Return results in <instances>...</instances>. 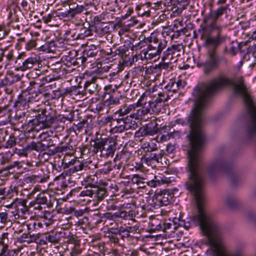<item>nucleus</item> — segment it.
Masks as SVG:
<instances>
[{
    "label": "nucleus",
    "mask_w": 256,
    "mask_h": 256,
    "mask_svg": "<svg viewBox=\"0 0 256 256\" xmlns=\"http://www.w3.org/2000/svg\"><path fill=\"white\" fill-rule=\"evenodd\" d=\"M172 222L170 218L160 224H158V220H154L152 222V229L158 230H162L163 232H166L167 230H170L173 226Z\"/></svg>",
    "instance_id": "b1692460"
},
{
    "label": "nucleus",
    "mask_w": 256,
    "mask_h": 256,
    "mask_svg": "<svg viewBox=\"0 0 256 256\" xmlns=\"http://www.w3.org/2000/svg\"><path fill=\"white\" fill-rule=\"evenodd\" d=\"M27 200L26 199L16 198L10 204L6 206L8 208H14L18 217L20 214H24L28 212V207L26 206Z\"/></svg>",
    "instance_id": "2eb2a0df"
},
{
    "label": "nucleus",
    "mask_w": 256,
    "mask_h": 256,
    "mask_svg": "<svg viewBox=\"0 0 256 256\" xmlns=\"http://www.w3.org/2000/svg\"><path fill=\"white\" fill-rule=\"evenodd\" d=\"M90 186L86 187V190H82L79 194L80 198L90 197L93 198L94 184H88Z\"/></svg>",
    "instance_id": "a19ab883"
},
{
    "label": "nucleus",
    "mask_w": 256,
    "mask_h": 256,
    "mask_svg": "<svg viewBox=\"0 0 256 256\" xmlns=\"http://www.w3.org/2000/svg\"><path fill=\"white\" fill-rule=\"evenodd\" d=\"M12 110L9 106L0 108V119L2 121L7 123L11 122L12 120Z\"/></svg>",
    "instance_id": "cd10ccee"
},
{
    "label": "nucleus",
    "mask_w": 256,
    "mask_h": 256,
    "mask_svg": "<svg viewBox=\"0 0 256 256\" xmlns=\"http://www.w3.org/2000/svg\"><path fill=\"white\" fill-rule=\"evenodd\" d=\"M51 78H42V84H40V83L38 82H37V80H32V81H30V86L28 87V90H30V91H32L33 88H34V86L36 85V84H38L40 86L42 85V84H44L46 82H50V80Z\"/></svg>",
    "instance_id": "09e8293b"
},
{
    "label": "nucleus",
    "mask_w": 256,
    "mask_h": 256,
    "mask_svg": "<svg viewBox=\"0 0 256 256\" xmlns=\"http://www.w3.org/2000/svg\"><path fill=\"white\" fill-rule=\"evenodd\" d=\"M90 31L85 28H82L81 32L76 36L75 33H73L70 30H66L64 34V38L68 40L84 39L90 34Z\"/></svg>",
    "instance_id": "4be33fe9"
},
{
    "label": "nucleus",
    "mask_w": 256,
    "mask_h": 256,
    "mask_svg": "<svg viewBox=\"0 0 256 256\" xmlns=\"http://www.w3.org/2000/svg\"><path fill=\"white\" fill-rule=\"evenodd\" d=\"M42 144L43 145L42 151L45 150L47 148L54 146L53 140L50 137L48 140L46 142H42Z\"/></svg>",
    "instance_id": "052dcab7"
},
{
    "label": "nucleus",
    "mask_w": 256,
    "mask_h": 256,
    "mask_svg": "<svg viewBox=\"0 0 256 256\" xmlns=\"http://www.w3.org/2000/svg\"><path fill=\"white\" fill-rule=\"evenodd\" d=\"M172 220V224L173 225V228L176 229L178 226H184L186 228V229H188V226L185 225V223L182 221L180 220L179 218H174Z\"/></svg>",
    "instance_id": "864d4df0"
},
{
    "label": "nucleus",
    "mask_w": 256,
    "mask_h": 256,
    "mask_svg": "<svg viewBox=\"0 0 256 256\" xmlns=\"http://www.w3.org/2000/svg\"><path fill=\"white\" fill-rule=\"evenodd\" d=\"M118 86L116 85L108 84L105 86L104 90L106 93L110 94L114 93L118 89Z\"/></svg>",
    "instance_id": "bf43d9fd"
},
{
    "label": "nucleus",
    "mask_w": 256,
    "mask_h": 256,
    "mask_svg": "<svg viewBox=\"0 0 256 256\" xmlns=\"http://www.w3.org/2000/svg\"><path fill=\"white\" fill-rule=\"evenodd\" d=\"M79 59H82V56H80V57L74 58H72V59L70 60V62L69 64L71 65L72 64L74 66H76L80 64H84V62H82V60H80Z\"/></svg>",
    "instance_id": "680f3d73"
},
{
    "label": "nucleus",
    "mask_w": 256,
    "mask_h": 256,
    "mask_svg": "<svg viewBox=\"0 0 256 256\" xmlns=\"http://www.w3.org/2000/svg\"><path fill=\"white\" fill-rule=\"evenodd\" d=\"M136 120L134 114L127 116L124 118L118 119L116 122L118 124L122 123L123 125L116 126L114 128L116 132H122L124 130H136L138 127Z\"/></svg>",
    "instance_id": "9b49d317"
},
{
    "label": "nucleus",
    "mask_w": 256,
    "mask_h": 256,
    "mask_svg": "<svg viewBox=\"0 0 256 256\" xmlns=\"http://www.w3.org/2000/svg\"><path fill=\"white\" fill-rule=\"evenodd\" d=\"M172 14H171V16H178L182 12V9L181 8H179L178 6H173L172 8Z\"/></svg>",
    "instance_id": "338daca9"
},
{
    "label": "nucleus",
    "mask_w": 256,
    "mask_h": 256,
    "mask_svg": "<svg viewBox=\"0 0 256 256\" xmlns=\"http://www.w3.org/2000/svg\"><path fill=\"white\" fill-rule=\"evenodd\" d=\"M134 204L130 203H124L122 204L119 206L117 205L114 200H110L108 202V204L106 206V210H121L124 208H132L134 207Z\"/></svg>",
    "instance_id": "a878e982"
},
{
    "label": "nucleus",
    "mask_w": 256,
    "mask_h": 256,
    "mask_svg": "<svg viewBox=\"0 0 256 256\" xmlns=\"http://www.w3.org/2000/svg\"><path fill=\"white\" fill-rule=\"evenodd\" d=\"M168 42L166 39H159L158 38L156 44V50L161 54L162 50L165 48L167 46Z\"/></svg>",
    "instance_id": "49530a36"
},
{
    "label": "nucleus",
    "mask_w": 256,
    "mask_h": 256,
    "mask_svg": "<svg viewBox=\"0 0 256 256\" xmlns=\"http://www.w3.org/2000/svg\"><path fill=\"white\" fill-rule=\"evenodd\" d=\"M140 106L142 108L138 109L136 113H134L135 118L136 119L142 120L146 114H150L152 106L150 102H145L144 104Z\"/></svg>",
    "instance_id": "5701e85b"
},
{
    "label": "nucleus",
    "mask_w": 256,
    "mask_h": 256,
    "mask_svg": "<svg viewBox=\"0 0 256 256\" xmlns=\"http://www.w3.org/2000/svg\"><path fill=\"white\" fill-rule=\"evenodd\" d=\"M110 66L107 65H104L102 66V64H100V66H99L98 65L97 72H108Z\"/></svg>",
    "instance_id": "69168bd1"
},
{
    "label": "nucleus",
    "mask_w": 256,
    "mask_h": 256,
    "mask_svg": "<svg viewBox=\"0 0 256 256\" xmlns=\"http://www.w3.org/2000/svg\"><path fill=\"white\" fill-rule=\"evenodd\" d=\"M13 241V235L9 232H4L0 236V247L2 252L9 253V248Z\"/></svg>",
    "instance_id": "f3484780"
},
{
    "label": "nucleus",
    "mask_w": 256,
    "mask_h": 256,
    "mask_svg": "<svg viewBox=\"0 0 256 256\" xmlns=\"http://www.w3.org/2000/svg\"><path fill=\"white\" fill-rule=\"evenodd\" d=\"M8 221V210L0 207V226H4Z\"/></svg>",
    "instance_id": "58836bf2"
},
{
    "label": "nucleus",
    "mask_w": 256,
    "mask_h": 256,
    "mask_svg": "<svg viewBox=\"0 0 256 256\" xmlns=\"http://www.w3.org/2000/svg\"><path fill=\"white\" fill-rule=\"evenodd\" d=\"M226 204L230 208H234L237 206L238 204V200L237 198L234 196H228L224 200Z\"/></svg>",
    "instance_id": "e433bc0d"
},
{
    "label": "nucleus",
    "mask_w": 256,
    "mask_h": 256,
    "mask_svg": "<svg viewBox=\"0 0 256 256\" xmlns=\"http://www.w3.org/2000/svg\"><path fill=\"white\" fill-rule=\"evenodd\" d=\"M136 107L137 104H126L122 106V108L117 111L116 113L120 116H123L133 112Z\"/></svg>",
    "instance_id": "f704fd0d"
},
{
    "label": "nucleus",
    "mask_w": 256,
    "mask_h": 256,
    "mask_svg": "<svg viewBox=\"0 0 256 256\" xmlns=\"http://www.w3.org/2000/svg\"><path fill=\"white\" fill-rule=\"evenodd\" d=\"M158 38L154 35L146 38H144V42L148 43L147 47L156 49Z\"/></svg>",
    "instance_id": "79ce46f5"
},
{
    "label": "nucleus",
    "mask_w": 256,
    "mask_h": 256,
    "mask_svg": "<svg viewBox=\"0 0 256 256\" xmlns=\"http://www.w3.org/2000/svg\"><path fill=\"white\" fill-rule=\"evenodd\" d=\"M208 244L210 246L208 252L211 256H244L243 246H236L230 250L223 236L212 239Z\"/></svg>",
    "instance_id": "7ed1b4c3"
},
{
    "label": "nucleus",
    "mask_w": 256,
    "mask_h": 256,
    "mask_svg": "<svg viewBox=\"0 0 256 256\" xmlns=\"http://www.w3.org/2000/svg\"><path fill=\"white\" fill-rule=\"evenodd\" d=\"M228 165L222 158L214 160L208 166V172L210 174L225 172L228 170Z\"/></svg>",
    "instance_id": "4468645a"
},
{
    "label": "nucleus",
    "mask_w": 256,
    "mask_h": 256,
    "mask_svg": "<svg viewBox=\"0 0 256 256\" xmlns=\"http://www.w3.org/2000/svg\"><path fill=\"white\" fill-rule=\"evenodd\" d=\"M50 178L49 172L46 174L43 173L38 174L25 175L22 179V186H33L37 182L44 183L48 181Z\"/></svg>",
    "instance_id": "ddd939ff"
},
{
    "label": "nucleus",
    "mask_w": 256,
    "mask_h": 256,
    "mask_svg": "<svg viewBox=\"0 0 256 256\" xmlns=\"http://www.w3.org/2000/svg\"><path fill=\"white\" fill-rule=\"evenodd\" d=\"M115 150L114 142L108 140L102 139L94 142V152L97 153L100 152V156L108 157L112 156Z\"/></svg>",
    "instance_id": "1a4fd4ad"
},
{
    "label": "nucleus",
    "mask_w": 256,
    "mask_h": 256,
    "mask_svg": "<svg viewBox=\"0 0 256 256\" xmlns=\"http://www.w3.org/2000/svg\"><path fill=\"white\" fill-rule=\"evenodd\" d=\"M148 102H150L151 106H152V108L151 110L153 112H158L160 110V106H158V104L156 102V101H151L149 100Z\"/></svg>",
    "instance_id": "e2e57ef3"
},
{
    "label": "nucleus",
    "mask_w": 256,
    "mask_h": 256,
    "mask_svg": "<svg viewBox=\"0 0 256 256\" xmlns=\"http://www.w3.org/2000/svg\"><path fill=\"white\" fill-rule=\"evenodd\" d=\"M200 116L192 110L188 118L191 149L188 152V178L185 185L194 195L198 209V213L192 216V221L195 225L200 226L202 233L206 237L208 243L212 239L223 236V232L220 226L213 216L202 208L206 180L200 169V151L205 142L206 136L202 128V118Z\"/></svg>",
    "instance_id": "f257e3e1"
},
{
    "label": "nucleus",
    "mask_w": 256,
    "mask_h": 256,
    "mask_svg": "<svg viewBox=\"0 0 256 256\" xmlns=\"http://www.w3.org/2000/svg\"><path fill=\"white\" fill-rule=\"evenodd\" d=\"M146 74L150 80H155L161 75L160 67L158 65L146 68Z\"/></svg>",
    "instance_id": "393cba45"
},
{
    "label": "nucleus",
    "mask_w": 256,
    "mask_h": 256,
    "mask_svg": "<svg viewBox=\"0 0 256 256\" xmlns=\"http://www.w3.org/2000/svg\"><path fill=\"white\" fill-rule=\"evenodd\" d=\"M220 46H212L208 49L206 58L204 62L198 64V66L203 68L204 74H208L213 70L218 68L222 62L226 64L227 60L224 56H219L217 54V50Z\"/></svg>",
    "instance_id": "20e7f679"
},
{
    "label": "nucleus",
    "mask_w": 256,
    "mask_h": 256,
    "mask_svg": "<svg viewBox=\"0 0 256 256\" xmlns=\"http://www.w3.org/2000/svg\"><path fill=\"white\" fill-rule=\"evenodd\" d=\"M37 240V236L34 234H30L28 232L22 234L18 238V241L20 242H26L30 244L35 242Z\"/></svg>",
    "instance_id": "473e14b6"
},
{
    "label": "nucleus",
    "mask_w": 256,
    "mask_h": 256,
    "mask_svg": "<svg viewBox=\"0 0 256 256\" xmlns=\"http://www.w3.org/2000/svg\"><path fill=\"white\" fill-rule=\"evenodd\" d=\"M60 42L58 41H50L46 43L42 46V49L43 51L46 52H52L56 53L58 48Z\"/></svg>",
    "instance_id": "c85d7f7f"
},
{
    "label": "nucleus",
    "mask_w": 256,
    "mask_h": 256,
    "mask_svg": "<svg viewBox=\"0 0 256 256\" xmlns=\"http://www.w3.org/2000/svg\"><path fill=\"white\" fill-rule=\"evenodd\" d=\"M42 146L43 145L42 142H32L28 144L25 147L26 148V150H27L29 154L33 150L36 152L42 151Z\"/></svg>",
    "instance_id": "72a5a7b5"
},
{
    "label": "nucleus",
    "mask_w": 256,
    "mask_h": 256,
    "mask_svg": "<svg viewBox=\"0 0 256 256\" xmlns=\"http://www.w3.org/2000/svg\"><path fill=\"white\" fill-rule=\"evenodd\" d=\"M25 54L22 53L18 56L15 63L16 64L17 70L25 71L28 70L32 68L34 66L36 65L38 60L36 58L30 57L24 58Z\"/></svg>",
    "instance_id": "f8f14e48"
},
{
    "label": "nucleus",
    "mask_w": 256,
    "mask_h": 256,
    "mask_svg": "<svg viewBox=\"0 0 256 256\" xmlns=\"http://www.w3.org/2000/svg\"><path fill=\"white\" fill-rule=\"evenodd\" d=\"M84 9V6L77 5L76 7L70 8L69 10L68 11V14L72 17H74L76 14L82 12Z\"/></svg>",
    "instance_id": "37998d69"
},
{
    "label": "nucleus",
    "mask_w": 256,
    "mask_h": 256,
    "mask_svg": "<svg viewBox=\"0 0 256 256\" xmlns=\"http://www.w3.org/2000/svg\"><path fill=\"white\" fill-rule=\"evenodd\" d=\"M173 62H174L172 61L165 60L164 61V62L160 63L158 66L160 67V70L161 72L162 68L164 70H169L172 69L173 67V66H172V64Z\"/></svg>",
    "instance_id": "de8ad7c7"
},
{
    "label": "nucleus",
    "mask_w": 256,
    "mask_h": 256,
    "mask_svg": "<svg viewBox=\"0 0 256 256\" xmlns=\"http://www.w3.org/2000/svg\"><path fill=\"white\" fill-rule=\"evenodd\" d=\"M106 191L105 188L96 186L94 184L93 186V199L98 201L102 200L106 196Z\"/></svg>",
    "instance_id": "2f4dec72"
},
{
    "label": "nucleus",
    "mask_w": 256,
    "mask_h": 256,
    "mask_svg": "<svg viewBox=\"0 0 256 256\" xmlns=\"http://www.w3.org/2000/svg\"><path fill=\"white\" fill-rule=\"evenodd\" d=\"M96 77H92L90 80H86L84 85L85 91L88 92L90 94L98 92V86L96 83Z\"/></svg>",
    "instance_id": "bb28decb"
},
{
    "label": "nucleus",
    "mask_w": 256,
    "mask_h": 256,
    "mask_svg": "<svg viewBox=\"0 0 256 256\" xmlns=\"http://www.w3.org/2000/svg\"><path fill=\"white\" fill-rule=\"evenodd\" d=\"M26 114L25 112L17 111L14 116L16 122L17 123L26 124L28 122Z\"/></svg>",
    "instance_id": "4c0bfd02"
},
{
    "label": "nucleus",
    "mask_w": 256,
    "mask_h": 256,
    "mask_svg": "<svg viewBox=\"0 0 256 256\" xmlns=\"http://www.w3.org/2000/svg\"><path fill=\"white\" fill-rule=\"evenodd\" d=\"M96 108L98 112H100L104 110L106 112L107 105H106V100L103 102H101L98 104L96 106Z\"/></svg>",
    "instance_id": "4d7b16f0"
},
{
    "label": "nucleus",
    "mask_w": 256,
    "mask_h": 256,
    "mask_svg": "<svg viewBox=\"0 0 256 256\" xmlns=\"http://www.w3.org/2000/svg\"><path fill=\"white\" fill-rule=\"evenodd\" d=\"M118 121V119H114L111 116H108L106 118H104L102 120V122L104 124H108L110 126H112L115 125V123Z\"/></svg>",
    "instance_id": "603ef678"
},
{
    "label": "nucleus",
    "mask_w": 256,
    "mask_h": 256,
    "mask_svg": "<svg viewBox=\"0 0 256 256\" xmlns=\"http://www.w3.org/2000/svg\"><path fill=\"white\" fill-rule=\"evenodd\" d=\"M14 107L18 110H24L30 107V104L26 96V92L23 91L18 96L14 102Z\"/></svg>",
    "instance_id": "a211bd4d"
},
{
    "label": "nucleus",
    "mask_w": 256,
    "mask_h": 256,
    "mask_svg": "<svg viewBox=\"0 0 256 256\" xmlns=\"http://www.w3.org/2000/svg\"><path fill=\"white\" fill-rule=\"evenodd\" d=\"M131 180L133 184H136L138 188H144L146 185L156 187L158 185L167 184L170 182L166 177L155 176L153 179L150 180L147 176L144 178L138 174L133 175Z\"/></svg>",
    "instance_id": "0eeeda50"
},
{
    "label": "nucleus",
    "mask_w": 256,
    "mask_h": 256,
    "mask_svg": "<svg viewBox=\"0 0 256 256\" xmlns=\"http://www.w3.org/2000/svg\"><path fill=\"white\" fill-rule=\"evenodd\" d=\"M26 92V96L28 99V102L30 104H30H36L39 105V104H36L37 102H42V98L43 97H45L46 98H49L48 96L50 94L49 92H44L42 91H38V92Z\"/></svg>",
    "instance_id": "dca6fc26"
},
{
    "label": "nucleus",
    "mask_w": 256,
    "mask_h": 256,
    "mask_svg": "<svg viewBox=\"0 0 256 256\" xmlns=\"http://www.w3.org/2000/svg\"><path fill=\"white\" fill-rule=\"evenodd\" d=\"M198 32L200 39L204 41L203 46L206 48H210L212 46H220L228 38L226 35L222 34L220 32H218L214 36H211L210 27L206 24H200Z\"/></svg>",
    "instance_id": "39448f33"
},
{
    "label": "nucleus",
    "mask_w": 256,
    "mask_h": 256,
    "mask_svg": "<svg viewBox=\"0 0 256 256\" xmlns=\"http://www.w3.org/2000/svg\"><path fill=\"white\" fill-rule=\"evenodd\" d=\"M42 217L46 220L45 224L46 225L50 224L53 222V216L50 212L44 211Z\"/></svg>",
    "instance_id": "3c124183"
},
{
    "label": "nucleus",
    "mask_w": 256,
    "mask_h": 256,
    "mask_svg": "<svg viewBox=\"0 0 256 256\" xmlns=\"http://www.w3.org/2000/svg\"><path fill=\"white\" fill-rule=\"evenodd\" d=\"M119 256H138V252L136 250H127V252H122Z\"/></svg>",
    "instance_id": "0e129e2a"
},
{
    "label": "nucleus",
    "mask_w": 256,
    "mask_h": 256,
    "mask_svg": "<svg viewBox=\"0 0 256 256\" xmlns=\"http://www.w3.org/2000/svg\"><path fill=\"white\" fill-rule=\"evenodd\" d=\"M120 218L126 220H133L136 216L135 212L134 210H130L127 212L121 210Z\"/></svg>",
    "instance_id": "c03bdc74"
},
{
    "label": "nucleus",
    "mask_w": 256,
    "mask_h": 256,
    "mask_svg": "<svg viewBox=\"0 0 256 256\" xmlns=\"http://www.w3.org/2000/svg\"><path fill=\"white\" fill-rule=\"evenodd\" d=\"M37 202L38 204H42V206H45L47 204V198L44 196V194H39L36 200H34Z\"/></svg>",
    "instance_id": "8fccbe9b"
},
{
    "label": "nucleus",
    "mask_w": 256,
    "mask_h": 256,
    "mask_svg": "<svg viewBox=\"0 0 256 256\" xmlns=\"http://www.w3.org/2000/svg\"><path fill=\"white\" fill-rule=\"evenodd\" d=\"M36 45V40H29L26 44V48L28 50H30L32 48H35Z\"/></svg>",
    "instance_id": "774afa93"
},
{
    "label": "nucleus",
    "mask_w": 256,
    "mask_h": 256,
    "mask_svg": "<svg viewBox=\"0 0 256 256\" xmlns=\"http://www.w3.org/2000/svg\"><path fill=\"white\" fill-rule=\"evenodd\" d=\"M55 118L46 110H44L36 118L28 120V126H31L30 130H39L41 129L50 128L54 122Z\"/></svg>",
    "instance_id": "423d86ee"
},
{
    "label": "nucleus",
    "mask_w": 256,
    "mask_h": 256,
    "mask_svg": "<svg viewBox=\"0 0 256 256\" xmlns=\"http://www.w3.org/2000/svg\"><path fill=\"white\" fill-rule=\"evenodd\" d=\"M135 228L134 227H128L127 228L126 230L121 232L119 234V235H120L122 238L130 237V232H133Z\"/></svg>",
    "instance_id": "6e6d98bb"
},
{
    "label": "nucleus",
    "mask_w": 256,
    "mask_h": 256,
    "mask_svg": "<svg viewBox=\"0 0 256 256\" xmlns=\"http://www.w3.org/2000/svg\"><path fill=\"white\" fill-rule=\"evenodd\" d=\"M16 144V138L14 137H10L5 144L6 148H11Z\"/></svg>",
    "instance_id": "13d9d810"
},
{
    "label": "nucleus",
    "mask_w": 256,
    "mask_h": 256,
    "mask_svg": "<svg viewBox=\"0 0 256 256\" xmlns=\"http://www.w3.org/2000/svg\"><path fill=\"white\" fill-rule=\"evenodd\" d=\"M184 52V46L182 44H172L168 47L163 53L162 60L176 62L178 58Z\"/></svg>",
    "instance_id": "9d476101"
},
{
    "label": "nucleus",
    "mask_w": 256,
    "mask_h": 256,
    "mask_svg": "<svg viewBox=\"0 0 256 256\" xmlns=\"http://www.w3.org/2000/svg\"><path fill=\"white\" fill-rule=\"evenodd\" d=\"M22 227L26 228L28 230V232L30 234L34 230L37 229L36 222L28 224H23L22 226Z\"/></svg>",
    "instance_id": "5fc2aeb1"
},
{
    "label": "nucleus",
    "mask_w": 256,
    "mask_h": 256,
    "mask_svg": "<svg viewBox=\"0 0 256 256\" xmlns=\"http://www.w3.org/2000/svg\"><path fill=\"white\" fill-rule=\"evenodd\" d=\"M160 54V52L156 49L148 47L144 48L140 53L141 57L146 60L154 59L156 60L158 58Z\"/></svg>",
    "instance_id": "412c9836"
},
{
    "label": "nucleus",
    "mask_w": 256,
    "mask_h": 256,
    "mask_svg": "<svg viewBox=\"0 0 256 256\" xmlns=\"http://www.w3.org/2000/svg\"><path fill=\"white\" fill-rule=\"evenodd\" d=\"M88 166L86 164L80 162L79 161L77 162V164H76L74 166L68 170V172L70 174H71L80 170H86Z\"/></svg>",
    "instance_id": "ea45409f"
},
{
    "label": "nucleus",
    "mask_w": 256,
    "mask_h": 256,
    "mask_svg": "<svg viewBox=\"0 0 256 256\" xmlns=\"http://www.w3.org/2000/svg\"><path fill=\"white\" fill-rule=\"evenodd\" d=\"M229 86L234 87L236 94L242 98L250 111V120L247 126L246 136L249 138H253L256 137V106L242 77L238 78L236 82H234L226 76H220L206 85L196 88L193 92L195 99L192 110L202 118L206 102L208 98L220 89Z\"/></svg>",
    "instance_id": "f03ea898"
},
{
    "label": "nucleus",
    "mask_w": 256,
    "mask_h": 256,
    "mask_svg": "<svg viewBox=\"0 0 256 256\" xmlns=\"http://www.w3.org/2000/svg\"><path fill=\"white\" fill-rule=\"evenodd\" d=\"M96 53L97 50L96 46L94 45H91L85 48L82 55V59L79 60H82V62H85L87 60V58L94 56L96 55Z\"/></svg>",
    "instance_id": "7c9ffc66"
},
{
    "label": "nucleus",
    "mask_w": 256,
    "mask_h": 256,
    "mask_svg": "<svg viewBox=\"0 0 256 256\" xmlns=\"http://www.w3.org/2000/svg\"><path fill=\"white\" fill-rule=\"evenodd\" d=\"M106 100V105H107L106 112H108L109 110L111 108H114L116 106H118L120 104V98L118 96H110L109 98H107Z\"/></svg>",
    "instance_id": "c9c22d12"
},
{
    "label": "nucleus",
    "mask_w": 256,
    "mask_h": 256,
    "mask_svg": "<svg viewBox=\"0 0 256 256\" xmlns=\"http://www.w3.org/2000/svg\"><path fill=\"white\" fill-rule=\"evenodd\" d=\"M173 193L168 190H156L152 196V202L150 203V208H158L160 206H166L173 201Z\"/></svg>",
    "instance_id": "6e6552de"
},
{
    "label": "nucleus",
    "mask_w": 256,
    "mask_h": 256,
    "mask_svg": "<svg viewBox=\"0 0 256 256\" xmlns=\"http://www.w3.org/2000/svg\"><path fill=\"white\" fill-rule=\"evenodd\" d=\"M128 47L126 45H123L120 46L118 49L116 50V54H118L122 58H124L127 56V52H128Z\"/></svg>",
    "instance_id": "a18cd8bd"
},
{
    "label": "nucleus",
    "mask_w": 256,
    "mask_h": 256,
    "mask_svg": "<svg viewBox=\"0 0 256 256\" xmlns=\"http://www.w3.org/2000/svg\"><path fill=\"white\" fill-rule=\"evenodd\" d=\"M59 241L60 236H58V232L56 231L44 234L40 240V242L42 244H46L48 242L56 244L58 243Z\"/></svg>",
    "instance_id": "aec40b11"
},
{
    "label": "nucleus",
    "mask_w": 256,
    "mask_h": 256,
    "mask_svg": "<svg viewBox=\"0 0 256 256\" xmlns=\"http://www.w3.org/2000/svg\"><path fill=\"white\" fill-rule=\"evenodd\" d=\"M229 4L218 7L216 10L210 14V17L214 21H216L223 14L227 13Z\"/></svg>",
    "instance_id": "c756f323"
},
{
    "label": "nucleus",
    "mask_w": 256,
    "mask_h": 256,
    "mask_svg": "<svg viewBox=\"0 0 256 256\" xmlns=\"http://www.w3.org/2000/svg\"><path fill=\"white\" fill-rule=\"evenodd\" d=\"M156 132V124L150 122L142 126L139 130L137 134H140V136H144L147 135H153Z\"/></svg>",
    "instance_id": "6ab92c4d"
}]
</instances>
